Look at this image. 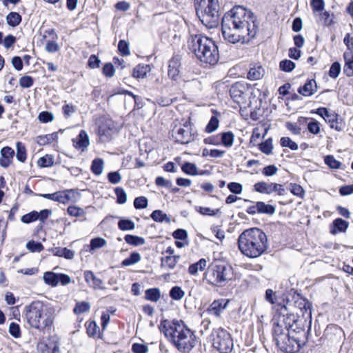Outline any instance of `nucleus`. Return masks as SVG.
<instances>
[{"label": "nucleus", "instance_id": "nucleus-1", "mask_svg": "<svg viewBox=\"0 0 353 353\" xmlns=\"http://www.w3.org/2000/svg\"><path fill=\"white\" fill-rule=\"evenodd\" d=\"M224 39L231 43H248L259 31L256 17L243 6H236L226 12L221 21Z\"/></svg>", "mask_w": 353, "mask_h": 353}, {"label": "nucleus", "instance_id": "nucleus-2", "mask_svg": "<svg viewBox=\"0 0 353 353\" xmlns=\"http://www.w3.org/2000/svg\"><path fill=\"white\" fill-rule=\"evenodd\" d=\"M160 330L182 353H189L196 345V336L181 320H173L168 327L161 323Z\"/></svg>", "mask_w": 353, "mask_h": 353}, {"label": "nucleus", "instance_id": "nucleus-3", "mask_svg": "<svg viewBox=\"0 0 353 353\" xmlns=\"http://www.w3.org/2000/svg\"><path fill=\"white\" fill-rule=\"evenodd\" d=\"M238 246L241 252L249 258L261 256L268 248L265 233L257 228L245 230L238 238Z\"/></svg>", "mask_w": 353, "mask_h": 353}, {"label": "nucleus", "instance_id": "nucleus-4", "mask_svg": "<svg viewBox=\"0 0 353 353\" xmlns=\"http://www.w3.org/2000/svg\"><path fill=\"white\" fill-rule=\"evenodd\" d=\"M189 50L201 62L214 65L219 61V47L212 39L201 34L190 35Z\"/></svg>", "mask_w": 353, "mask_h": 353}, {"label": "nucleus", "instance_id": "nucleus-5", "mask_svg": "<svg viewBox=\"0 0 353 353\" xmlns=\"http://www.w3.org/2000/svg\"><path fill=\"white\" fill-rule=\"evenodd\" d=\"M273 339L276 346L285 353L299 352L307 340L305 330L286 332L279 328L273 330Z\"/></svg>", "mask_w": 353, "mask_h": 353}, {"label": "nucleus", "instance_id": "nucleus-6", "mask_svg": "<svg viewBox=\"0 0 353 353\" xmlns=\"http://www.w3.org/2000/svg\"><path fill=\"white\" fill-rule=\"evenodd\" d=\"M275 313L272 319L273 330H284L285 331L305 330L303 327V321L298 314L291 312L288 306L278 304L274 306Z\"/></svg>", "mask_w": 353, "mask_h": 353}, {"label": "nucleus", "instance_id": "nucleus-7", "mask_svg": "<svg viewBox=\"0 0 353 353\" xmlns=\"http://www.w3.org/2000/svg\"><path fill=\"white\" fill-rule=\"evenodd\" d=\"M28 325L37 330L43 331L53 323V318L46 312V308L40 301H33L24 309Z\"/></svg>", "mask_w": 353, "mask_h": 353}, {"label": "nucleus", "instance_id": "nucleus-8", "mask_svg": "<svg viewBox=\"0 0 353 353\" xmlns=\"http://www.w3.org/2000/svg\"><path fill=\"white\" fill-rule=\"evenodd\" d=\"M194 9L196 16L208 28L218 26L220 14L218 0H194Z\"/></svg>", "mask_w": 353, "mask_h": 353}, {"label": "nucleus", "instance_id": "nucleus-9", "mask_svg": "<svg viewBox=\"0 0 353 353\" xmlns=\"http://www.w3.org/2000/svg\"><path fill=\"white\" fill-rule=\"evenodd\" d=\"M233 277L231 265L223 262H216L210 265L205 273L204 279L211 285L224 287Z\"/></svg>", "mask_w": 353, "mask_h": 353}, {"label": "nucleus", "instance_id": "nucleus-10", "mask_svg": "<svg viewBox=\"0 0 353 353\" xmlns=\"http://www.w3.org/2000/svg\"><path fill=\"white\" fill-rule=\"evenodd\" d=\"M119 126L111 118L101 115L95 119V130L102 143L111 141L117 136Z\"/></svg>", "mask_w": 353, "mask_h": 353}, {"label": "nucleus", "instance_id": "nucleus-11", "mask_svg": "<svg viewBox=\"0 0 353 353\" xmlns=\"http://www.w3.org/2000/svg\"><path fill=\"white\" fill-rule=\"evenodd\" d=\"M212 346L220 353H230L234 343L231 334L224 328L214 329L210 334Z\"/></svg>", "mask_w": 353, "mask_h": 353}, {"label": "nucleus", "instance_id": "nucleus-12", "mask_svg": "<svg viewBox=\"0 0 353 353\" xmlns=\"http://www.w3.org/2000/svg\"><path fill=\"white\" fill-rule=\"evenodd\" d=\"M249 90V86L243 82H236L230 88L229 92L230 97L239 105L246 103V92Z\"/></svg>", "mask_w": 353, "mask_h": 353}, {"label": "nucleus", "instance_id": "nucleus-13", "mask_svg": "<svg viewBox=\"0 0 353 353\" xmlns=\"http://www.w3.org/2000/svg\"><path fill=\"white\" fill-rule=\"evenodd\" d=\"M254 189L256 192L261 194H270L274 192H277L278 194L281 196L287 194L286 190L283 186L276 183H268L264 181H259L254 185Z\"/></svg>", "mask_w": 353, "mask_h": 353}, {"label": "nucleus", "instance_id": "nucleus-14", "mask_svg": "<svg viewBox=\"0 0 353 353\" xmlns=\"http://www.w3.org/2000/svg\"><path fill=\"white\" fill-rule=\"evenodd\" d=\"M37 350L39 353H61L59 338L52 336L40 341L37 345Z\"/></svg>", "mask_w": 353, "mask_h": 353}, {"label": "nucleus", "instance_id": "nucleus-15", "mask_svg": "<svg viewBox=\"0 0 353 353\" xmlns=\"http://www.w3.org/2000/svg\"><path fill=\"white\" fill-rule=\"evenodd\" d=\"M190 123L185 122L183 124V128H179L173 135L175 141L181 144H188L194 141L193 134L190 132Z\"/></svg>", "mask_w": 353, "mask_h": 353}, {"label": "nucleus", "instance_id": "nucleus-16", "mask_svg": "<svg viewBox=\"0 0 353 353\" xmlns=\"http://www.w3.org/2000/svg\"><path fill=\"white\" fill-rule=\"evenodd\" d=\"M294 307L301 310L303 317L310 319L312 316V303L299 294H297L296 296H294Z\"/></svg>", "mask_w": 353, "mask_h": 353}, {"label": "nucleus", "instance_id": "nucleus-17", "mask_svg": "<svg viewBox=\"0 0 353 353\" xmlns=\"http://www.w3.org/2000/svg\"><path fill=\"white\" fill-rule=\"evenodd\" d=\"M229 302V299H216L209 305L206 312L210 315L219 318L227 308Z\"/></svg>", "mask_w": 353, "mask_h": 353}, {"label": "nucleus", "instance_id": "nucleus-18", "mask_svg": "<svg viewBox=\"0 0 353 353\" xmlns=\"http://www.w3.org/2000/svg\"><path fill=\"white\" fill-rule=\"evenodd\" d=\"M344 335L343 329L335 324L328 325L325 331L324 336L330 341H339Z\"/></svg>", "mask_w": 353, "mask_h": 353}, {"label": "nucleus", "instance_id": "nucleus-19", "mask_svg": "<svg viewBox=\"0 0 353 353\" xmlns=\"http://www.w3.org/2000/svg\"><path fill=\"white\" fill-rule=\"evenodd\" d=\"M73 146L81 151H84L88 145V136L85 130H81L79 135L72 139Z\"/></svg>", "mask_w": 353, "mask_h": 353}, {"label": "nucleus", "instance_id": "nucleus-20", "mask_svg": "<svg viewBox=\"0 0 353 353\" xmlns=\"http://www.w3.org/2000/svg\"><path fill=\"white\" fill-rule=\"evenodd\" d=\"M317 90L316 83L314 79H307L305 84L298 88V92L304 96L310 97L314 94Z\"/></svg>", "mask_w": 353, "mask_h": 353}, {"label": "nucleus", "instance_id": "nucleus-21", "mask_svg": "<svg viewBox=\"0 0 353 353\" xmlns=\"http://www.w3.org/2000/svg\"><path fill=\"white\" fill-rule=\"evenodd\" d=\"M0 165L4 168H7L11 163L14 155V150L8 146L3 147L1 150Z\"/></svg>", "mask_w": 353, "mask_h": 353}, {"label": "nucleus", "instance_id": "nucleus-22", "mask_svg": "<svg viewBox=\"0 0 353 353\" xmlns=\"http://www.w3.org/2000/svg\"><path fill=\"white\" fill-rule=\"evenodd\" d=\"M345 65L343 67L344 74L348 77H353V51L347 50L343 53Z\"/></svg>", "mask_w": 353, "mask_h": 353}, {"label": "nucleus", "instance_id": "nucleus-23", "mask_svg": "<svg viewBox=\"0 0 353 353\" xmlns=\"http://www.w3.org/2000/svg\"><path fill=\"white\" fill-rule=\"evenodd\" d=\"M180 61L177 57H173L169 62L168 74L170 78L176 80L179 74Z\"/></svg>", "mask_w": 353, "mask_h": 353}, {"label": "nucleus", "instance_id": "nucleus-24", "mask_svg": "<svg viewBox=\"0 0 353 353\" xmlns=\"http://www.w3.org/2000/svg\"><path fill=\"white\" fill-rule=\"evenodd\" d=\"M349 226L347 221L341 218H337L332 222V228L330 229V232L332 234H336L338 232H345Z\"/></svg>", "mask_w": 353, "mask_h": 353}, {"label": "nucleus", "instance_id": "nucleus-25", "mask_svg": "<svg viewBox=\"0 0 353 353\" xmlns=\"http://www.w3.org/2000/svg\"><path fill=\"white\" fill-rule=\"evenodd\" d=\"M180 256H165L161 259V266L169 270H172L175 268Z\"/></svg>", "mask_w": 353, "mask_h": 353}, {"label": "nucleus", "instance_id": "nucleus-26", "mask_svg": "<svg viewBox=\"0 0 353 353\" xmlns=\"http://www.w3.org/2000/svg\"><path fill=\"white\" fill-rule=\"evenodd\" d=\"M151 219L159 223H170L171 222L170 217L165 212H163L161 210H155L150 214Z\"/></svg>", "mask_w": 353, "mask_h": 353}, {"label": "nucleus", "instance_id": "nucleus-27", "mask_svg": "<svg viewBox=\"0 0 353 353\" xmlns=\"http://www.w3.org/2000/svg\"><path fill=\"white\" fill-rule=\"evenodd\" d=\"M256 210L259 214H265L268 215H272L276 211V208L274 205L270 204H266L263 201L256 202Z\"/></svg>", "mask_w": 353, "mask_h": 353}, {"label": "nucleus", "instance_id": "nucleus-28", "mask_svg": "<svg viewBox=\"0 0 353 353\" xmlns=\"http://www.w3.org/2000/svg\"><path fill=\"white\" fill-rule=\"evenodd\" d=\"M264 73V69L261 65H258L250 68L248 72L247 77L248 79L254 81L262 78Z\"/></svg>", "mask_w": 353, "mask_h": 353}, {"label": "nucleus", "instance_id": "nucleus-29", "mask_svg": "<svg viewBox=\"0 0 353 353\" xmlns=\"http://www.w3.org/2000/svg\"><path fill=\"white\" fill-rule=\"evenodd\" d=\"M207 265V261L205 259H201L197 262L191 264L188 268V272L191 275H196L199 270L203 271Z\"/></svg>", "mask_w": 353, "mask_h": 353}, {"label": "nucleus", "instance_id": "nucleus-30", "mask_svg": "<svg viewBox=\"0 0 353 353\" xmlns=\"http://www.w3.org/2000/svg\"><path fill=\"white\" fill-rule=\"evenodd\" d=\"M103 168L104 161L101 158H96L92 161L90 170L94 175H101L103 172Z\"/></svg>", "mask_w": 353, "mask_h": 353}, {"label": "nucleus", "instance_id": "nucleus-31", "mask_svg": "<svg viewBox=\"0 0 353 353\" xmlns=\"http://www.w3.org/2000/svg\"><path fill=\"white\" fill-rule=\"evenodd\" d=\"M220 142L223 146L230 148L234 143V135L230 132H224L220 134Z\"/></svg>", "mask_w": 353, "mask_h": 353}, {"label": "nucleus", "instance_id": "nucleus-32", "mask_svg": "<svg viewBox=\"0 0 353 353\" xmlns=\"http://www.w3.org/2000/svg\"><path fill=\"white\" fill-rule=\"evenodd\" d=\"M305 120H309L307 122V130L310 133L316 135L321 132V123L317 120L312 118H305Z\"/></svg>", "mask_w": 353, "mask_h": 353}, {"label": "nucleus", "instance_id": "nucleus-33", "mask_svg": "<svg viewBox=\"0 0 353 353\" xmlns=\"http://www.w3.org/2000/svg\"><path fill=\"white\" fill-rule=\"evenodd\" d=\"M59 274L53 272H46L43 274V281L49 285L55 287L59 283Z\"/></svg>", "mask_w": 353, "mask_h": 353}, {"label": "nucleus", "instance_id": "nucleus-34", "mask_svg": "<svg viewBox=\"0 0 353 353\" xmlns=\"http://www.w3.org/2000/svg\"><path fill=\"white\" fill-rule=\"evenodd\" d=\"M54 255L72 259L74 257V252L67 248H54L52 250Z\"/></svg>", "mask_w": 353, "mask_h": 353}, {"label": "nucleus", "instance_id": "nucleus-35", "mask_svg": "<svg viewBox=\"0 0 353 353\" xmlns=\"http://www.w3.org/2000/svg\"><path fill=\"white\" fill-rule=\"evenodd\" d=\"M124 240L127 243L134 246L142 245L145 243V239L143 237L133 234H126L124 236Z\"/></svg>", "mask_w": 353, "mask_h": 353}, {"label": "nucleus", "instance_id": "nucleus-36", "mask_svg": "<svg viewBox=\"0 0 353 353\" xmlns=\"http://www.w3.org/2000/svg\"><path fill=\"white\" fill-rule=\"evenodd\" d=\"M148 65H137L132 72L133 77L136 79H143L146 77L147 72L149 71Z\"/></svg>", "mask_w": 353, "mask_h": 353}, {"label": "nucleus", "instance_id": "nucleus-37", "mask_svg": "<svg viewBox=\"0 0 353 353\" xmlns=\"http://www.w3.org/2000/svg\"><path fill=\"white\" fill-rule=\"evenodd\" d=\"M145 297L147 300L157 302L161 297V292L159 288H154L145 290Z\"/></svg>", "mask_w": 353, "mask_h": 353}, {"label": "nucleus", "instance_id": "nucleus-38", "mask_svg": "<svg viewBox=\"0 0 353 353\" xmlns=\"http://www.w3.org/2000/svg\"><path fill=\"white\" fill-rule=\"evenodd\" d=\"M181 170L186 174L195 176L198 174V168L195 163L185 162L181 165Z\"/></svg>", "mask_w": 353, "mask_h": 353}, {"label": "nucleus", "instance_id": "nucleus-39", "mask_svg": "<svg viewBox=\"0 0 353 353\" xmlns=\"http://www.w3.org/2000/svg\"><path fill=\"white\" fill-rule=\"evenodd\" d=\"M141 255L137 252H132L130 253L129 257L125 259L121 264L123 266H130L134 265L141 261Z\"/></svg>", "mask_w": 353, "mask_h": 353}, {"label": "nucleus", "instance_id": "nucleus-40", "mask_svg": "<svg viewBox=\"0 0 353 353\" xmlns=\"http://www.w3.org/2000/svg\"><path fill=\"white\" fill-rule=\"evenodd\" d=\"M7 23L12 27L18 26L21 21V16L15 12H11L6 17Z\"/></svg>", "mask_w": 353, "mask_h": 353}, {"label": "nucleus", "instance_id": "nucleus-41", "mask_svg": "<svg viewBox=\"0 0 353 353\" xmlns=\"http://www.w3.org/2000/svg\"><path fill=\"white\" fill-rule=\"evenodd\" d=\"M195 210L203 216H214L220 211L219 209H211L209 207L196 206Z\"/></svg>", "mask_w": 353, "mask_h": 353}, {"label": "nucleus", "instance_id": "nucleus-42", "mask_svg": "<svg viewBox=\"0 0 353 353\" xmlns=\"http://www.w3.org/2000/svg\"><path fill=\"white\" fill-rule=\"evenodd\" d=\"M169 295L172 299L179 301L183 299L185 295V292L179 286L175 285L172 287L169 292Z\"/></svg>", "mask_w": 353, "mask_h": 353}, {"label": "nucleus", "instance_id": "nucleus-43", "mask_svg": "<svg viewBox=\"0 0 353 353\" xmlns=\"http://www.w3.org/2000/svg\"><path fill=\"white\" fill-rule=\"evenodd\" d=\"M118 228L123 231L132 230L135 228V223L130 219H121L118 222Z\"/></svg>", "mask_w": 353, "mask_h": 353}, {"label": "nucleus", "instance_id": "nucleus-44", "mask_svg": "<svg viewBox=\"0 0 353 353\" xmlns=\"http://www.w3.org/2000/svg\"><path fill=\"white\" fill-rule=\"evenodd\" d=\"M259 149L266 155L271 154L273 149L272 139L268 138L265 141H263L259 144Z\"/></svg>", "mask_w": 353, "mask_h": 353}, {"label": "nucleus", "instance_id": "nucleus-45", "mask_svg": "<svg viewBox=\"0 0 353 353\" xmlns=\"http://www.w3.org/2000/svg\"><path fill=\"white\" fill-rule=\"evenodd\" d=\"M17 147V159L20 162H25L26 160L27 154H26V150L25 145L21 143L17 142L16 144Z\"/></svg>", "mask_w": 353, "mask_h": 353}, {"label": "nucleus", "instance_id": "nucleus-46", "mask_svg": "<svg viewBox=\"0 0 353 353\" xmlns=\"http://www.w3.org/2000/svg\"><path fill=\"white\" fill-rule=\"evenodd\" d=\"M296 64L291 60L283 59L279 63V68L281 71L290 72L295 68Z\"/></svg>", "mask_w": 353, "mask_h": 353}, {"label": "nucleus", "instance_id": "nucleus-47", "mask_svg": "<svg viewBox=\"0 0 353 353\" xmlns=\"http://www.w3.org/2000/svg\"><path fill=\"white\" fill-rule=\"evenodd\" d=\"M325 163L332 169H339L341 165V163L337 161L334 156L327 155L324 157Z\"/></svg>", "mask_w": 353, "mask_h": 353}, {"label": "nucleus", "instance_id": "nucleus-48", "mask_svg": "<svg viewBox=\"0 0 353 353\" xmlns=\"http://www.w3.org/2000/svg\"><path fill=\"white\" fill-rule=\"evenodd\" d=\"M280 143L282 147L289 148L292 150H297L299 148L298 144L288 137H282Z\"/></svg>", "mask_w": 353, "mask_h": 353}, {"label": "nucleus", "instance_id": "nucleus-49", "mask_svg": "<svg viewBox=\"0 0 353 353\" xmlns=\"http://www.w3.org/2000/svg\"><path fill=\"white\" fill-rule=\"evenodd\" d=\"M106 241L101 237H95L90 241V250L103 248L106 245Z\"/></svg>", "mask_w": 353, "mask_h": 353}, {"label": "nucleus", "instance_id": "nucleus-50", "mask_svg": "<svg viewBox=\"0 0 353 353\" xmlns=\"http://www.w3.org/2000/svg\"><path fill=\"white\" fill-rule=\"evenodd\" d=\"M114 192L117 196V202L119 204H124L127 201V194L123 188L117 187L114 189Z\"/></svg>", "mask_w": 353, "mask_h": 353}, {"label": "nucleus", "instance_id": "nucleus-51", "mask_svg": "<svg viewBox=\"0 0 353 353\" xmlns=\"http://www.w3.org/2000/svg\"><path fill=\"white\" fill-rule=\"evenodd\" d=\"M341 70V64L338 61L334 62L329 70L328 74L332 79H336Z\"/></svg>", "mask_w": 353, "mask_h": 353}, {"label": "nucleus", "instance_id": "nucleus-52", "mask_svg": "<svg viewBox=\"0 0 353 353\" xmlns=\"http://www.w3.org/2000/svg\"><path fill=\"white\" fill-rule=\"evenodd\" d=\"M265 299L272 305H275L274 306L279 304L277 303L278 298L276 292H274L272 289H267L265 290Z\"/></svg>", "mask_w": 353, "mask_h": 353}, {"label": "nucleus", "instance_id": "nucleus-53", "mask_svg": "<svg viewBox=\"0 0 353 353\" xmlns=\"http://www.w3.org/2000/svg\"><path fill=\"white\" fill-rule=\"evenodd\" d=\"M219 121L217 117L212 116L205 127V132L208 133H212L215 131L219 127Z\"/></svg>", "mask_w": 353, "mask_h": 353}, {"label": "nucleus", "instance_id": "nucleus-54", "mask_svg": "<svg viewBox=\"0 0 353 353\" xmlns=\"http://www.w3.org/2000/svg\"><path fill=\"white\" fill-rule=\"evenodd\" d=\"M148 200L145 196L136 197L134 200V207L136 209H145L148 207Z\"/></svg>", "mask_w": 353, "mask_h": 353}, {"label": "nucleus", "instance_id": "nucleus-55", "mask_svg": "<svg viewBox=\"0 0 353 353\" xmlns=\"http://www.w3.org/2000/svg\"><path fill=\"white\" fill-rule=\"evenodd\" d=\"M38 217L37 211L33 210L22 216L21 221L24 223L28 224L38 220Z\"/></svg>", "mask_w": 353, "mask_h": 353}, {"label": "nucleus", "instance_id": "nucleus-56", "mask_svg": "<svg viewBox=\"0 0 353 353\" xmlns=\"http://www.w3.org/2000/svg\"><path fill=\"white\" fill-rule=\"evenodd\" d=\"M9 333L15 339H19L21 336V328L19 324L12 322L9 325Z\"/></svg>", "mask_w": 353, "mask_h": 353}, {"label": "nucleus", "instance_id": "nucleus-57", "mask_svg": "<svg viewBox=\"0 0 353 353\" xmlns=\"http://www.w3.org/2000/svg\"><path fill=\"white\" fill-rule=\"evenodd\" d=\"M290 190L292 194L301 199L303 198L305 195V190L300 185L296 183H290Z\"/></svg>", "mask_w": 353, "mask_h": 353}, {"label": "nucleus", "instance_id": "nucleus-58", "mask_svg": "<svg viewBox=\"0 0 353 353\" xmlns=\"http://www.w3.org/2000/svg\"><path fill=\"white\" fill-rule=\"evenodd\" d=\"M26 248L32 252H40L43 250V246L39 242L30 241L26 244Z\"/></svg>", "mask_w": 353, "mask_h": 353}, {"label": "nucleus", "instance_id": "nucleus-59", "mask_svg": "<svg viewBox=\"0 0 353 353\" xmlns=\"http://www.w3.org/2000/svg\"><path fill=\"white\" fill-rule=\"evenodd\" d=\"M97 337L98 339L101 338V332L99 327L97 325L95 321L90 322V336Z\"/></svg>", "mask_w": 353, "mask_h": 353}, {"label": "nucleus", "instance_id": "nucleus-60", "mask_svg": "<svg viewBox=\"0 0 353 353\" xmlns=\"http://www.w3.org/2000/svg\"><path fill=\"white\" fill-rule=\"evenodd\" d=\"M102 72L106 77H112L115 73V69L113 64L111 63H106L103 67Z\"/></svg>", "mask_w": 353, "mask_h": 353}, {"label": "nucleus", "instance_id": "nucleus-61", "mask_svg": "<svg viewBox=\"0 0 353 353\" xmlns=\"http://www.w3.org/2000/svg\"><path fill=\"white\" fill-rule=\"evenodd\" d=\"M118 50L121 55L127 56L130 54L129 43L125 40H120L118 43Z\"/></svg>", "mask_w": 353, "mask_h": 353}, {"label": "nucleus", "instance_id": "nucleus-62", "mask_svg": "<svg viewBox=\"0 0 353 353\" xmlns=\"http://www.w3.org/2000/svg\"><path fill=\"white\" fill-rule=\"evenodd\" d=\"M107 178L112 184H117L121 181V175L118 171L110 172L107 175Z\"/></svg>", "mask_w": 353, "mask_h": 353}, {"label": "nucleus", "instance_id": "nucleus-63", "mask_svg": "<svg viewBox=\"0 0 353 353\" xmlns=\"http://www.w3.org/2000/svg\"><path fill=\"white\" fill-rule=\"evenodd\" d=\"M229 190L235 194H239L243 191V186L241 183L237 182H230L228 184Z\"/></svg>", "mask_w": 353, "mask_h": 353}, {"label": "nucleus", "instance_id": "nucleus-64", "mask_svg": "<svg viewBox=\"0 0 353 353\" xmlns=\"http://www.w3.org/2000/svg\"><path fill=\"white\" fill-rule=\"evenodd\" d=\"M132 351L134 353H147L148 347L145 344L135 343L132 345Z\"/></svg>", "mask_w": 353, "mask_h": 353}]
</instances>
